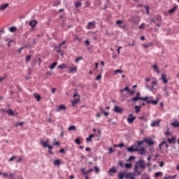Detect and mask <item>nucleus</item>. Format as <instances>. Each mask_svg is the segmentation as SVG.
<instances>
[{
  "mask_svg": "<svg viewBox=\"0 0 179 179\" xmlns=\"http://www.w3.org/2000/svg\"><path fill=\"white\" fill-rule=\"evenodd\" d=\"M139 96H141V92H137L136 96L134 98H131L132 101L136 102L138 101V100H143L144 101H146V100H148V96L142 98Z\"/></svg>",
  "mask_w": 179,
  "mask_h": 179,
  "instance_id": "1",
  "label": "nucleus"
},
{
  "mask_svg": "<svg viewBox=\"0 0 179 179\" xmlns=\"http://www.w3.org/2000/svg\"><path fill=\"white\" fill-rule=\"evenodd\" d=\"M96 27V22H88L86 29L87 30H93Z\"/></svg>",
  "mask_w": 179,
  "mask_h": 179,
  "instance_id": "2",
  "label": "nucleus"
},
{
  "mask_svg": "<svg viewBox=\"0 0 179 179\" xmlns=\"http://www.w3.org/2000/svg\"><path fill=\"white\" fill-rule=\"evenodd\" d=\"M144 142L148 143V146H153V145H155V141H152L150 138H145Z\"/></svg>",
  "mask_w": 179,
  "mask_h": 179,
  "instance_id": "3",
  "label": "nucleus"
},
{
  "mask_svg": "<svg viewBox=\"0 0 179 179\" xmlns=\"http://www.w3.org/2000/svg\"><path fill=\"white\" fill-rule=\"evenodd\" d=\"M75 72H78V67L76 66H70L69 67V73H75Z\"/></svg>",
  "mask_w": 179,
  "mask_h": 179,
  "instance_id": "4",
  "label": "nucleus"
},
{
  "mask_svg": "<svg viewBox=\"0 0 179 179\" xmlns=\"http://www.w3.org/2000/svg\"><path fill=\"white\" fill-rule=\"evenodd\" d=\"M160 80H162V83L166 85V83H169V80H167V76L165 74H162Z\"/></svg>",
  "mask_w": 179,
  "mask_h": 179,
  "instance_id": "5",
  "label": "nucleus"
},
{
  "mask_svg": "<svg viewBox=\"0 0 179 179\" xmlns=\"http://www.w3.org/2000/svg\"><path fill=\"white\" fill-rule=\"evenodd\" d=\"M139 162H136V164L134 165V171L136 173H137L138 176H141V174H142V173L139 171H138V168L139 167Z\"/></svg>",
  "mask_w": 179,
  "mask_h": 179,
  "instance_id": "6",
  "label": "nucleus"
},
{
  "mask_svg": "<svg viewBox=\"0 0 179 179\" xmlns=\"http://www.w3.org/2000/svg\"><path fill=\"white\" fill-rule=\"evenodd\" d=\"M135 146L133 145L130 148H127V152H129V153H134V152H137L138 148H134Z\"/></svg>",
  "mask_w": 179,
  "mask_h": 179,
  "instance_id": "7",
  "label": "nucleus"
},
{
  "mask_svg": "<svg viewBox=\"0 0 179 179\" xmlns=\"http://www.w3.org/2000/svg\"><path fill=\"white\" fill-rule=\"evenodd\" d=\"M166 149H169V144H167V142H166V141H162L159 145V149H162V146H164Z\"/></svg>",
  "mask_w": 179,
  "mask_h": 179,
  "instance_id": "8",
  "label": "nucleus"
},
{
  "mask_svg": "<svg viewBox=\"0 0 179 179\" xmlns=\"http://www.w3.org/2000/svg\"><path fill=\"white\" fill-rule=\"evenodd\" d=\"M113 111H115V113H122L123 110L122 108L118 107V106H115Z\"/></svg>",
  "mask_w": 179,
  "mask_h": 179,
  "instance_id": "9",
  "label": "nucleus"
},
{
  "mask_svg": "<svg viewBox=\"0 0 179 179\" xmlns=\"http://www.w3.org/2000/svg\"><path fill=\"white\" fill-rule=\"evenodd\" d=\"M137 163H138V166L139 167H141V169H143V170L145 169V163L143 162V160L141 159L138 162H137Z\"/></svg>",
  "mask_w": 179,
  "mask_h": 179,
  "instance_id": "10",
  "label": "nucleus"
},
{
  "mask_svg": "<svg viewBox=\"0 0 179 179\" xmlns=\"http://www.w3.org/2000/svg\"><path fill=\"white\" fill-rule=\"evenodd\" d=\"M137 152H139V155H146V150L143 148L141 149L137 148Z\"/></svg>",
  "mask_w": 179,
  "mask_h": 179,
  "instance_id": "11",
  "label": "nucleus"
},
{
  "mask_svg": "<svg viewBox=\"0 0 179 179\" xmlns=\"http://www.w3.org/2000/svg\"><path fill=\"white\" fill-rule=\"evenodd\" d=\"M37 20H33L32 21H30L29 24V26H31V27H36V26H37Z\"/></svg>",
  "mask_w": 179,
  "mask_h": 179,
  "instance_id": "12",
  "label": "nucleus"
},
{
  "mask_svg": "<svg viewBox=\"0 0 179 179\" xmlns=\"http://www.w3.org/2000/svg\"><path fill=\"white\" fill-rule=\"evenodd\" d=\"M61 110H66V106H65L64 105H59L58 106V108L56 110V113H59Z\"/></svg>",
  "mask_w": 179,
  "mask_h": 179,
  "instance_id": "13",
  "label": "nucleus"
},
{
  "mask_svg": "<svg viewBox=\"0 0 179 179\" xmlns=\"http://www.w3.org/2000/svg\"><path fill=\"white\" fill-rule=\"evenodd\" d=\"M48 142H50L49 139H47L45 141H44V140H41V143L43 145V148H47Z\"/></svg>",
  "mask_w": 179,
  "mask_h": 179,
  "instance_id": "14",
  "label": "nucleus"
},
{
  "mask_svg": "<svg viewBox=\"0 0 179 179\" xmlns=\"http://www.w3.org/2000/svg\"><path fill=\"white\" fill-rule=\"evenodd\" d=\"M135 120H136V117H135V116H133V117H128V118H127V122H128L129 124H134V121Z\"/></svg>",
  "mask_w": 179,
  "mask_h": 179,
  "instance_id": "15",
  "label": "nucleus"
},
{
  "mask_svg": "<svg viewBox=\"0 0 179 179\" xmlns=\"http://www.w3.org/2000/svg\"><path fill=\"white\" fill-rule=\"evenodd\" d=\"M160 125V120H155L152 124L151 127H159Z\"/></svg>",
  "mask_w": 179,
  "mask_h": 179,
  "instance_id": "16",
  "label": "nucleus"
},
{
  "mask_svg": "<svg viewBox=\"0 0 179 179\" xmlns=\"http://www.w3.org/2000/svg\"><path fill=\"white\" fill-rule=\"evenodd\" d=\"M9 6V3H6L0 6V10H5Z\"/></svg>",
  "mask_w": 179,
  "mask_h": 179,
  "instance_id": "17",
  "label": "nucleus"
},
{
  "mask_svg": "<svg viewBox=\"0 0 179 179\" xmlns=\"http://www.w3.org/2000/svg\"><path fill=\"white\" fill-rule=\"evenodd\" d=\"M152 69H154V72H157V73H160V70H159L157 64H155L154 65H152Z\"/></svg>",
  "mask_w": 179,
  "mask_h": 179,
  "instance_id": "18",
  "label": "nucleus"
},
{
  "mask_svg": "<svg viewBox=\"0 0 179 179\" xmlns=\"http://www.w3.org/2000/svg\"><path fill=\"white\" fill-rule=\"evenodd\" d=\"M145 101H146V103H148V104L151 103L154 106H156V104H157V103H159V101H157V100L153 101V100H148L147 99Z\"/></svg>",
  "mask_w": 179,
  "mask_h": 179,
  "instance_id": "19",
  "label": "nucleus"
},
{
  "mask_svg": "<svg viewBox=\"0 0 179 179\" xmlns=\"http://www.w3.org/2000/svg\"><path fill=\"white\" fill-rule=\"evenodd\" d=\"M167 142H169V143H170L171 145L173 143H176V138L172 137L171 138H168Z\"/></svg>",
  "mask_w": 179,
  "mask_h": 179,
  "instance_id": "20",
  "label": "nucleus"
},
{
  "mask_svg": "<svg viewBox=\"0 0 179 179\" xmlns=\"http://www.w3.org/2000/svg\"><path fill=\"white\" fill-rule=\"evenodd\" d=\"M94 138V134H90L88 137L86 138V142H92V138Z\"/></svg>",
  "mask_w": 179,
  "mask_h": 179,
  "instance_id": "21",
  "label": "nucleus"
},
{
  "mask_svg": "<svg viewBox=\"0 0 179 179\" xmlns=\"http://www.w3.org/2000/svg\"><path fill=\"white\" fill-rule=\"evenodd\" d=\"M54 166L59 167L61 166V159H57L54 161Z\"/></svg>",
  "mask_w": 179,
  "mask_h": 179,
  "instance_id": "22",
  "label": "nucleus"
},
{
  "mask_svg": "<svg viewBox=\"0 0 179 179\" xmlns=\"http://www.w3.org/2000/svg\"><path fill=\"white\" fill-rule=\"evenodd\" d=\"M85 168H82L80 169V172L82 173L83 176H87V174H89V172L87 171H85Z\"/></svg>",
  "mask_w": 179,
  "mask_h": 179,
  "instance_id": "23",
  "label": "nucleus"
},
{
  "mask_svg": "<svg viewBox=\"0 0 179 179\" xmlns=\"http://www.w3.org/2000/svg\"><path fill=\"white\" fill-rule=\"evenodd\" d=\"M172 127H173L174 128H179V122L178 120L172 122Z\"/></svg>",
  "mask_w": 179,
  "mask_h": 179,
  "instance_id": "24",
  "label": "nucleus"
},
{
  "mask_svg": "<svg viewBox=\"0 0 179 179\" xmlns=\"http://www.w3.org/2000/svg\"><path fill=\"white\" fill-rule=\"evenodd\" d=\"M7 113H8V115H11V117H14V115H15V112H13V110L12 109L7 110Z\"/></svg>",
  "mask_w": 179,
  "mask_h": 179,
  "instance_id": "25",
  "label": "nucleus"
},
{
  "mask_svg": "<svg viewBox=\"0 0 179 179\" xmlns=\"http://www.w3.org/2000/svg\"><path fill=\"white\" fill-rule=\"evenodd\" d=\"M126 178H129V179H136L135 177H134V175L132 173H127L126 175Z\"/></svg>",
  "mask_w": 179,
  "mask_h": 179,
  "instance_id": "26",
  "label": "nucleus"
},
{
  "mask_svg": "<svg viewBox=\"0 0 179 179\" xmlns=\"http://www.w3.org/2000/svg\"><path fill=\"white\" fill-rule=\"evenodd\" d=\"M34 98L37 101H40L41 100V96H40V94H34Z\"/></svg>",
  "mask_w": 179,
  "mask_h": 179,
  "instance_id": "27",
  "label": "nucleus"
},
{
  "mask_svg": "<svg viewBox=\"0 0 179 179\" xmlns=\"http://www.w3.org/2000/svg\"><path fill=\"white\" fill-rule=\"evenodd\" d=\"M58 65V62H54L52 64V65L50 66V69H54Z\"/></svg>",
  "mask_w": 179,
  "mask_h": 179,
  "instance_id": "28",
  "label": "nucleus"
},
{
  "mask_svg": "<svg viewBox=\"0 0 179 179\" xmlns=\"http://www.w3.org/2000/svg\"><path fill=\"white\" fill-rule=\"evenodd\" d=\"M124 167L126 169H132V164H129V163H126L124 164Z\"/></svg>",
  "mask_w": 179,
  "mask_h": 179,
  "instance_id": "29",
  "label": "nucleus"
},
{
  "mask_svg": "<svg viewBox=\"0 0 179 179\" xmlns=\"http://www.w3.org/2000/svg\"><path fill=\"white\" fill-rule=\"evenodd\" d=\"M123 71L121 69H117L114 71V75H117V73H123Z\"/></svg>",
  "mask_w": 179,
  "mask_h": 179,
  "instance_id": "30",
  "label": "nucleus"
},
{
  "mask_svg": "<svg viewBox=\"0 0 179 179\" xmlns=\"http://www.w3.org/2000/svg\"><path fill=\"white\" fill-rule=\"evenodd\" d=\"M176 10H177V6H175L172 9L169 10V13L171 14L174 13V12H176Z\"/></svg>",
  "mask_w": 179,
  "mask_h": 179,
  "instance_id": "31",
  "label": "nucleus"
},
{
  "mask_svg": "<svg viewBox=\"0 0 179 179\" xmlns=\"http://www.w3.org/2000/svg\"><path fill=\"white\" fill-rule=\"evenodd\" d=\"M129 92V87L128 86H126L123 90H120V93H122L123 92Z\"/></svg>",
  "mask_w": 179,
  "mask_h": 179,
  "instance_id": "32",
  "label": "nucleus"
},
{
  "mask_svg": "<svg viewBox=\"0 0 179 179\" xmlns=\"http://www.w3.org/2000/svg\"><path fill=\"white\" fill-rule=\"evenodd\" d=\"M64 68H66V64H62L61 65L58 66L59 69H64Z\"/></svg>",
  "mask_w": 179,
  "mask_h": 179,
  "instance_id": "33",
  "label": "nucleus"
},
{
  "mask_svg": "<svg viewBox=\"0 0 179 179\" xmlns=\"http://www.w3.org/2000/svg\"><path fill=\"white\" fill-rule=\"evenodd\" d=\"M75 143H77V145H81L82 142L80 141V138H76L74 140Z\"/></svg>",
  "mask_w": 179,
  "mask_h": 179,
  "instance_id": "34",
  "label": "nucleus"
},
{
  "mask_svg": "<svg viewBox=\"0 0 179 179\" xmlns=\"http://www.w3.org/2000/svg\"><path fill=\"white\" fill-rule=\"evenodd\" d=\"M103 78V75L101 73H99L95 78V80H100Z\"/></svg>",
  "mask_w": 179,
  "mask_h": 179,
  "instance_id": "35",
  "label": "nucleus"
},
{
  "mask_svg": "<svg viewBox=\"0 0 179 179\" xmlns=\"http://www.w3.org/2000/svg\"><path fill=\"white\" fill-rule=\"evenodd\" d=\"M9 30L11 33H15L16 31V27H11Z\"/></svg>",
  "mask_w": 179,
  "mask_h": 179,
  "instance_id": "36",
  "label": "nucleus"
},
{
  "mask_svg": "<svg viewBox=\"0 0 179 179\" xmlns=\"http://www.w3.org/2000/svg\"><path fill=\"white\" fill-rule=\"evenodd\" d=\"M80 6H82V3H80V2H77V3H75V7H76V8H80Z\"/></svg>",
  "mask_w": 179,
  "mask_h": 179,
  "instance_id": "37",
  "label": "nucleus"
},
{
  "mask_svg": "<svg viewBox=\"0 0 179 179\" xmlns=\"http://www.w3.org/2000/svg\"><path fill=\"white\" fill-rule=\"evenodd\" d=\"M152 89H155V86H157V81H153L151 84Z\"/></svg>",
  "mask_w": 179,
  "mask_h": 179,
  "instance_id": "38",
  "label": "nucleus"
},
{
  "mask_svg": "<svg viewBox=\"0 0 179 179\" xmlns=\"http://www.w3.org/2000/svg\"><path fill=\"white\" fill-rule=\"evenodd\" d=\"M69 131H76V127L75 126H71L69 127Z\"/></svg>",
  "mask_w": 179,
  "mask_h": 179,
  "instance_id": "39",
  "label": "nucleus"
},
{
  "mask_svg": "<svg viewBox=\"0 0 179 179\" xmlns=\"http://www.w3.org/2000/svg\"><path fill=\"white\" fill-rule=\"evenodd\" d=\"M82 59H83V57H78L77 59H76L75 62L76 64H78V62H79V61H82Z\"/></svg>",
  "mask_w": 179,
  "mask_h": 179,
  "instance_id": "40",
  "label": "nucleus"
},
{
  "mask_svg": "<svg viewBox=\"0 0 179 179\" xmlns=\"http://www.w3.org/2000/svg\"><path fill=\"white\" fill-rule=\"evenodd\" d=\"M30 59H31V55H28L26 58H25V62H29L30 61Z\"/></svg>",
  "mask_w": 179,
  "mask_h": 179,
  "instance_id": "41",
  "label": "nucleus"
},
{
  "mask_svg": "<svg viewBox=\"0 0 179 179\" xmlns=\"http://www.w3.org/2000/svg\"><path fill=\"white\" fill-rule=\"evenodd\" d=\"M17 157L15 155H13L12 157L10 158L8 162H13V160H16Z\"/></svg>",
  "mask_w": 179,
  "mask_h": 179,
  "instance_id": "42",
  "label": "nucleus"
},
{
  "mask_svg": "<svg viewBox=\"0 0 179 179\" xmlns=\"http://www.w3.org/2000/svg\"><path fill=\"white\" fill-rule=\"evenodd\" d=\"M117 172V169H115V168H111L109 170V173H116Z\"/></svg>",
  "mask_w": 179,
  "mask_h": 179,
  "instance_id": "43",
  "label": "nucleus"
},
{
  "mask_svg": "<svg viewBox=\"0 0 179 179\" xmlns=\"http://www.w3.org/2000/svg\"><path fill=\"white\" fill-rule=\"evenodd\" d=\"M136 113H139L141 111V106H135Z\"/></svg>",
  "mask_w": 179,
  "mask_h": 179,
  "instance_id": "44",
  "label": "nucleus"
},
{
  "mask_svg": "<svg viewBox=\"0 0 179 179\" xmlns=\"http://www.w3.org/2000/svg\"><path fill=\"white\" fill-rule=\"evenodd\" d=\"M163 173L162 172H157L155 173V176L156 178L157 177H160V176H162Z\"/></svg>",
  "mask_w": 179,
  "mask_h": 179,
  "instance_id": "45",
  "label": "nucleus"
},
{
  "mask_svg": "<svg viewBox=\"0 0 179 179\" xmlns=\"http://www.w3.org/2000/svg\"><path fill=\"white\" fill-rule=\"evenodd\" d=\"M143 142H145V140L138 141V146H142V145H143Z\"/></svg>",
  "mask_w": 179,
  "mask_h": 179,
  "instance_id": "46",
  "label": "nucleus"
},
{
  "mask_svg": "<svg viewBox=\"0 0 179 179\" xmlns=\"http://www.w3.org/2000/svg\"><path fill=\"white\" fill-rule=\"evenodd\" d=\"M94 169L95 173H100V169H99V167L94 166Z\"/></svg>",
  "mask_w": 179,
  "mask_h": 179,
  "instance_id": "47",
  "label": "nucleus"
},
{
  "mask_svg": "<svg viewBox=\"0 0 179 179\" xmlns=\"http://www.w3.org/2000/svg\"><path fill=\"white\" fill-rule=\"evenodd\" d=\"M135 159V157L130 156L127 160V162H132V160Z\"/></svg>",
  "mask_w": 179,
  "mask_h": 179,
  "instance_id": "48",
  "label": "nucleus"
},
{
  "mask_svg": "<svg viewBox=\"0 0 179 179\" xmlns=\"http://www.w3.org/2000/svg\"><path fill=\"white\" fill-rule=\"evenodd\" d=\"M119 179H123L124 178V173H120L118 176Z\"/></svg>",
  "mask_w": 179,
  "mask_h": 179,
  "instance_id": "49",
  "label": "nucleus"
},
{
  "mask_svg": "<svg viewBox=\"0 0 179 179\" xmlns=\"http://www.w3.org/2000/svg\"><path fill=\"white\" fill-rule=\"evenodd\" d=\"M79 102V99H75L74 101H72V105L78 104Z\"/></svg>",
  "mask_w": 179,
  "mask_h": 179,
  "instance_id": "50",
  "label": "nucleus"
},
{
  "mask_svg": "<svg viewBox=\"0 0 179 179\" xmlns=\"http://www.w3.org/2000/svg\"><path fill=\"white\" fill-rule=\"evenodd\" d=\"M129 93H130L131 96H134L135 94V90H129Z\"/></svg>",
  "mask_w": 179,
  "mask_h": 179,
  "instance_id": "51",
  "label": "nucleus"
},
{
  "mask_svg": "<svg viewBox=\"0 0 179 179\" xmlns=\"http://www.w3.org/2000/svg\"><path fill=\"white\" fill-rule=\"evenodd\" d=\"M22 125H23V122H21L20 123H16L15 124V127H22Z\"/></svg>",
  "mask_w": 179,
  "mask_h": 179,
  "instance_id": "52",
  "label": "nucleus"
},
{
  "mask_svg": "<svg viewBox=\"0 0 179 179\" xmlns=\"http://www.w3.org/2000/svg\"><path fill=\"white\" fill-rule=\"evenodd\" d=\"M21 162H23V159H22V157H19L17 159V163H21Z\"/></svg>",
  "mask_w": 179,
  "mask_h": 179,
  "instance_id": "53",
  "label": "nucleus"
},
{
  "mask_svg": "<svg viewBox=\"0 0 179 179\" xmlns=\"http://www.w3.org/2000/svg\"><path fill=\"white\" fill-rule=\"evenodd\" d=\"M165 135L166 136H170L171 135V133L170 132V131H167L166 133H165Z\"/></svg>",
  "mask_w": 179,
  "mask_h": 179,
  "instance_id": "54",
  "label": "nucleus"
},
{
  "mask_svg": "<svg viewBox=\"0 0 179 179\" xmlns=\"http://www.w3.org/2000/svg\"><path fill=\"white\" fill-rule=\"evenodd\" d=\"M118 166H120V167H122V166H124V163L122 162V161H119Z\"/></svg>",
  "mask_w": 179,
  "mask_h": 179,
  "instance_id": "55",
  "label": "nucleus"
},
{
  "mask_svg": "<svg viewBox=\"0 0 179 179\" xmlns=\"http://www.w3.org/2000/svg\"><path fill=\"white\" fill-rule=\"evenodd\" d=\"M143 27H145V24H141L139 27V29L142 30V29H143Z\"/></svg>",
  "mask_w": 179,
  "mask_h": 179,
  "instance_id": "56",
  "label": "nucleus"
},
{
  "mask_svg": "<svg viewBox=\"0 0 179 179\" xmlns=\"http://www.w3.org/2000/svg\"><path fill=\"white\" fill-rule=\"evenodd\" d=\"M62 51V50H61V48H60V47H58V49H57V53H58V54H61Z\"/></svg>",
  "mask_w": 179,
  "mask_h": 179,
  "instance_id": "57",
  "label": "nucleus"
},
{
  "mask_svg": "<svg viewBox=\"0 0 179 179\" xmlns=\"http://www.w3.org/2000/svg\"><path fill=\"white\" fill-rule=\"evenodd\" d=\"M103 114H104V115H105L106 117H107L108 115H110V113L106 112V110L103 111Z\"/></svg>",
  "mask_w": 179,
  "mask_h": 179,
  "instance_id": "58",
  "label": "nucleus"
},
{
  "mask_svg": "<svg viewBox=\"0 0 179 179\" xmlns=\"http://www.w3.org/2000/svg\"><path fill=\"white\" fill-rule=\"evenodd\" d=\"M149 45H152V43L150 45L144 44V45H143V47H144V48H148V47H149Z\"/></svg>",
  "mask_w": 179,
  "mask_h": 179,
  "instance_id": "59",
  "label": "nucleus"
},
{
  "mask_svg": "<svg viewBox=\"0 0 179 179\" xmlns=\"http://www.w3.org/2000/svg\"><path fill=\"white\" fill-rule=\"evenodd\" d=\"M122 20H117V22H116V24H121L122 23Z\"/></svg>",
  "mask_w": 179,
  "mask_h": 179,
  "instance_id": "60",
  "label": "nucleus"
},
{
  "mask_svg": "<svg viewBox=\"0 0 179 179\" xmlns=\"http://www.w3.org/2000/svg\"><path fill=\"white\" fill-rule=\"evenodd\" d=\"M2 176H3V177H8V173L4 172V173H1Z\"/></svg>",
  "mask_w": 179,
  "mask_h": 179,
  "instance_id": "61",
  "label": "nucleus"
},
{
  "mask_svg": "<svg viewBox=\"0 0 179 179\" xmlns=\"http://www.w3.org/2000/svg\"><path fill=\"white\" fill-rule=\"evenodd\" d=\"M22 50H23V47H21V48L17 50L18 54H20V52H22Z\"/></svg>",
  "mask_w": 179,
  "mask_h": 179,
  "instance_id": "62",
  "label": "nucleus"
},
{
  "mask_svg": "<svg viewBox=\"0 0 179 179\" xmlns=\"http://www.w3.org/2000/svg\"><path fill=\"white\" fill-rule=\"evenodd\" d=\"M59 152H60V153L64 154V153H65V150H64V148H62V149H61V150H59Z\"/></svg>",
  "mask_w": 179,
  "mask_h": 179,
  "instance_id": "63",
  "label": "nucleus"
},
{
  "mask_svg": "<svg viewBox=\"0 0 179 179\" xmlns=\"http://www.w3.org/2000/svg\"><path fill=\"white\" fill-rule=\"evenodd\" d=\"M114 152V150H113V148H109V153H113Z\"/></svg>",
  "mask_w": 179,
  "mask_h": 179,
  "instance_id": "64",
  "label": "nucleus"
}]
</instances>
